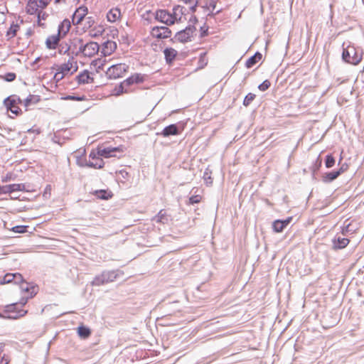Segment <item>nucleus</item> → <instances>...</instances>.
<instances>
[{"label":"nucleus","mask_w":364,"mask_h":364,"mask_svg":"<svg viewBox=\"0 0 364 364\" xmlns=\"http://www.w3.org/2000/svg\"><path fill=\"white\" fill-rule=\"evenodd\" d=\"M78 70V62L75 57L71 55L68 60L59 65H57L56 72L54 74L53 79L58 82L64 77L71 76Z\"/></svg>","instance_id":"1"},{"label":"nucleus","mask_w":364,"mask_h":364,"mask_svg":"<svg viewBox=\"0 0 364 364\" xmlns=\"http://www.w3.org/2000/svg\"><path fill=\"white\" fill-rule=\"evenodd\" d=\"M26 304H23V301L20 299L19 302L8 304L4 307V313L6 316H2V317H6L11 319H18L26 316L28 311L24 309ZM1 316V314H0Z\"/></svg>","instance_id":"2"},{"label":"nucleus","mask_w":364,"mask_h":364,"mask_svg":"<svg viewBox=\"0 0 364 364\" xmlns=\"http://www.w3.org/2000/svg\"><path fill=\"white\" fill-rule=\"evenodd\" d=\"M21 290V300L23 304H27L28 299H32L38 291V287L23 280L18 284Z\"/></svg>","instance_id":"3"},{"label":"nucleus","mask_w":364,"mask_h":364,"mask_svg":"<svg viewBox=\"0 0 364 364\" xmlns=\"http://www.w3.org/2000/svg\"><path fill=\"white\" fill-rule=\"evenodd\" d=\"M51 0H28L25 6L26 14L36 16L43 11L50 3Z\"/></svg>","instance_id":"4"},{"label":"nucleus","mask_w":364,"mask_h":364,"mask_svg":"<svg viewBox=\"0 0 364 364\" xmlns=\"http://www.w3.org/2000/svg\"><path fill=\"white\" fill-rule=\"evenodd\" d=\"M129 70V65L125 63H117L110 65L105 71L108 79L116 80L122 77Z\"/></svg>","instance_id":"5"},{"label":"nucleus","mask_w":364,"mask_h":364,"mask_svg":"<svg viewBox=\"0 0 364 364\" xmlns=\"http://www.w3.org/2000/svg\"><path fill=\"white\" fill-rule=\"evenodd\" d=\"M342 58L344 61L352 65H358L362 60L361 54L358 53L353 46H348L343 49Z\"/></svg>","instance_id":"6"},{"label":"nucleus","mask_w":364,"mask_h":364,"mask_svg":"<svg viewBox=\"0 0 364 364\" xmlns=\"http://www.w3.org/2000/svg\"><path fill=\"white\" fill-rule=\"evenodd\" d=\"M4 103L6 109L16 116L21 114L22 112L19 107V105L21 104V100L18 97L11 95L4 100Z\"/></svg>","instance_id":"7"},{"label":"nucleus","mask_w":364,"mask_h":364,"mask_svg":"<svg viewBox=\"0 0 364 364\" xmlns=\"http://www.w3.org/2000/svg\"><path fill=\"white\" fill-rule=\"evenodd\" d=\"M126 150L123 145L117 147H98L97 149L98 156L105 158L117 157V153L122 154Z\"/></svg>","instance_id":"8"},{"label":"nucleus","mask_w":364,"mask_h":364,"mask_svg":"<svg viewBox=\"0 0 364 364\" xmlns=\"http://www.w3.org/2000/svg\"><path fill=\"white\" fill-rule=\"evenodd\" d=\"M79 50L84 57L92 58L98 53L100 46L96 42L90 41L81 46Z\"/></svg>","instance_id":"9"},{"label":"nucleus","mask_w":364,"mask_h":364,"mask_svg":"<svg viewBox=\"0 0 364 364\" xmlns=\"http://www.w3.org/2000/svg\"><path fill=\"white\" fill-rule=\"evenodd\" d=\"M88 14V9L86 6H80L74 12L72 18V23L73 25H79L85 18L90 19V17L86 18Z\"/></svg>","instance_id":"10"},{"label":"nucleus","mask_w":364,"mask_h":364,"mask_svg":"<svg viewBox=\"0 0 364 364\" xmlns=\"http://www.w3.org/2000/svg\"><path fill=\"white\" fill-rule=\"evenodd\" d=\"M151 35L153 38L164 39L171 37V31L165 26H156L152 28Z\"/></svg>","instance_id":"11"},{"label":"nucleus","mask_w":364,"mask_h":364,"mask_svg":"<svg viewBox=\"0 0 364 364\" xmlns=\"http://www.w3.org/2000/svg\"><path fill=\"white\" fill-rule=\"evenodd\" d=\"M90 161L87 164V166L95 168H101L104 166V161L102 156H98L97 151L96 152L92 151L90 154Z\"/></svg>","instance_id":"12"},{"label":"nucleus","mask_w":364,"mask_h":364,"mask_svg":"<svg viewBox=\"0 0 364 364\" xmlns=\"http://www.w3.org/2000/svg\"><path fill=\"white\" fill-rule=\"evenodd\" d=\"M25 186L22 183H14L7 186H0V194L11 193L16 191H23Z\"/></svg>","instance_id":"13"},{"label":"nucleus","mask_w":364,"mask_h":364,"mask_svg":"<svg viewBox=\"0 0 364 364\" xmlns=\"http://www.w3.org/2000/svg\"><path fill=\"white\" fill-rule=\"evenodd\" d=\"M76 81L78 84H89L94 82V77L90 71L85 70L76 76Z\"/></svg>","instance_id":"14"},{"label":"nucleus","mask_w":364,"mask_h":364,"mask_svg":"<svg viewBox=\"0 0 364 364\" xmlns=\"http://www.w3.org/2000/svg\"><path fill=\"white\" fill-rule=\"evenodd\" d=\"M22 275L20 273H7L6 274L1 281V284H9L14 282V284H18L21 281H22Z\"/></svg>","instance_id":"15"},{"label":"nucleus","mask_w":364,"mask_h":364,"mask_svg":"<svg viewBox=\"0 0 364 364\" xmlns=\"http://www.w3.org/2000/svg\"><path fill=\"white\" fill-rule=\"evenodd\" d=\"M156 18L159 21L167 24H173V18L171 17V13L166 10H159L156 12Z\"/></svg>","instance_id":"16"},{"label":"nucleus","mask_w":364,"mask_h":364,"mask_svg":"<svg viewBox=\"0 0 364 364\" xmlns=\"http://www.w3.org/2000/svg\"><path fill=\"white\" fill-rule=\"evenodd\" d=\"M60 38H63V37L60 36L58 33L48 36L45 42L46 48L50 50L56 49L59 45Z\"/></svg>","instance_id":"17"},{"label":"nucleus","mask_w":364,"mask_h":364,"mask_svg":"<svg viewBox=\"0 0 364 364\" xmlns=\"http://www.w3.org/2000/svg\"><path fill=\"white\" fill-rule=\"evenodd\" d=\"M122 16L121 10L117 7L112 8L107 14V19L110 23L119 21Z\"/></svg>","instance_id":"18"},{"label":"nucleus","mask_w":364,"mask_h":364,"mask_svg":"<svg viewBox=\"0 0 364 364\" xmlns=\"http://www.w3.org/2000/svg\"><path fill=\"white\" fill-rule=\"evenodd\" d=\"M21 23L18 22H13L10 25L9 28L6 32V38L7 41H10L17 36L18 33L21 30Z\"/></svg>","instance_id":"19"},{"label":"nucleus","mask_w":364,"mask_h":364,"mask_svg":"<svg viewBox=\"0 0 364 364\" xmlns=\"http://www.w3.org/2000/svg\"><path fill=\"white\" fill-rule=\"evenodd\" d=\"M193 30L191 28H187L183 31H179L176 34L177 39L183 43L190 41L193 36Z\"/></svg>","instance_id":"20"},{"label":"nucleus","mask_w":364,"mask_h":364,"mask_svg":"<svg viewBox=\"0 0 364 364\" xmlns=\"http://www.w3.org/2000/svg\"><path fill=\"white\" fill-rule=\"evenodd\" d=\"M292 217H289L284 220H277L273 223L272 228L274 232H281L291 223Z\"/></svg>","instance_id":"21"},{"label":"nucleus","mask_w":364,"mask_h":364,"mask_svg":"<svg viewBox=\"0 0 364 364\" xmlns=\"http://www.w3.org/2000/svg\"><path fill=\"white\" fill-rule=\"evenodd\" d=\"M117 49V43L112 41H106L102 46V53L105 56H109L112 55Z\"/></svg>","instance_id":"22"},{"label":"nucleus","mask_w":364,"mask_h":364,"mask_svg":"<svg viewBox=\"0 0 364 364\" xmlns=\"http://www.w3.org/2000/svg\"><path fill=\"white\" fill-rule=\"evenodd\" d=\"M71 28V22L69 19H64L58 26V33L60 36L64 38L70 31Z\"/></svg>","instance_id":"23"},{"label":"nucleus","mask_w":364,"mask_h":364,"mask_svg":"<svg viewBox=\"0 0 364 364\" xmlns=\"http://www.w3.org/2000/svg\"><path fill=\"white\" fill-rule=\"evenodd\" d=\"M145 78L146 76L144 75L141 73H134L124 80V82L127 83L128 86H129L135 83L143 82L145 80Z\"/></svg>","instance_id":"24"},{"label":"nucleus","mask_w":364,"mask_h":364,"mask_svg":"<svg viewBox=\"0 0 364 364\" xmlns=\"http://www.w3.org/2000/svg\"><path fill=\"white\" fill-rule=\"evenodd\" d=\"M164 54L166 63H171L177 56L178 51L173 48H166L164 50Z\"/></svg>","instance_id":"25"},{"label":"nucleus","mask_w":364,"mask_h":364,"mask_svg":"<svg viewBox=\"0 0 364 364\" xmlns=\"http://www.w3.org/2000/svg\"><path fill=\"white\" fill-rule=\"evenodd\" d=\"M128 87L127 83L124 82V80L119 83V85H116L112 90L110 95L112 96H119L123 93H127V90L126 87Z\"/></svg>","instance_id":"26"},{"label":"nucleus","mask_w":364,"mask_h":364,"mask_svg":"<svg viewBox=\"0 0 364 364\" xmlns=\"http://www.w3.org/2000/svg\"><path fill=\"white\" fill-rule=\"evenodd\" d=\"M178 134V129L176 124H170L166 127L161 132V135L164 137H167L171 135H177Z\"/></svg>","instance_id":"27"},{"label":"nucleus","mask_w":364,"mask_h":364,"mask_svg":"<svg viewBox=\"0 0 364 364\" xmlns=\"http://www.w3.org/2000/svg\"><path fill=\"white\" fill-rule=\"evenodd\" d=\"M171 17L173 18V24L175 22L181 21L183 18V7L177 6L173 7L172 13H171Z\"/></svg>","instance_id":"28"},{"label":"nucleus","mask_w":364,"mask_h":364,"mask_svg":"<svg viewBox=\"0 0 364 364\" xmlns=\"http://www.w3.org/2000/svg\"><path fill=\"white\" fill-rule=\"evenodd\" d=\"M169 215H168L166 210L162 209L159 210L158 214L154 218V220H155L158 223L165 224L168 221Z\"/></svg>","instance_id":"29"},{"label":"nucleus","mask_w":364,"mask_h":364,"mask_svg":"<svg viewBox=\"0 0 364 364\" xmlns=\"http://www.w3.org/2000/svg\"><path fill=\"white\" fill-rule=\"evenodd\" d=\"M343 172V169L342 168H341L337 171L326 173L323 176V181L326 182V183L335 180L336 178H337Z\"/></svg>","instance_id":"30"},{"label":"nucleus","mask_w":364,"mask_h":364,"mask_svg":"<svg viewBox=\"0 0 364 364\" xmlns=\"http://www.w3.org/2000/svg\"><path fill=\"white\" fill-rule=\"evenodd\" d=\"M92 194L99 199L102 200H108L110 199L113 194L111 193V191H108L107 190H97L95 191Z\"/></svg>","instance_id":"31"},{"label":"nucleus","mask_w":364,"mask_h":364,"mask_svg":"<svg viewBox=\"0 0 364 364\" xmlns=\"http://www.w3.org/2000/svg\"><path fill=\"white\" fill-rule=\"evenodd\" d=\"M350 242V240L345 237H340L335 239L333 240V248L334 249H343L346 247Z\"/></svg>","instance_id":"32"},{"label":"nucleus","mask_w":364,"mask_h":364,"mask_svg":"<svg viewBox=\"0 0 364 364\" xmlns=\"http://www.w3.org/2000/svg\"><path fill=\"white\" fill-rule=\"evenodd\" d=\"M78 336L83 339H86L91 335V330L83 325H80L77 328Z\"/></svg>","instance_id":"33"},{"label":"nucleus","mask_w":364,"mask_h":364,"mask_svg":"<svg viewBox=\"0 0 364 364\" xmlns=\"http://www.w3.org/2000/svg\"><path fill=\"white\" fill-rule=\"evenodd\" d=\"M262 54L260 53H256L253 56L250 57L246 61L245 65L247 68L253 67L257 63L262 59Z\"/></svg>","instance_id":"34"},{"label":"nucleus","mask_w":364,"mask_h":364,"mask_svg":"<svg viewBox=\"0 0 364 364\" xmlns=\"http://www.w3.org/2000/svg\"><path fill=\"white\" fill-rule=\"evenodd\" d=\"M106 59L97 58L92 61L91 65H92L97 73L104 70V66L107 63Z\"/></svg>","instance_id":"35"},{"label":"nucleus","mask_w":364,"mask_h":364,"mask_svg":"<svg viewBox=\"0 0 364 364\" xmlns=\"http://www.w3.org/2000/svg\"><path fill=\"white\" fill-rule=\"evenodd\" d=\"M36 16L37 17V21H36L37 26L39 27L43 28H46V23L45 21H46V18H48V14L46 12L42 11L38 14H37Z\"/></svg>","instance_id":"36"},{"label":"nucleus","mask_w":364,"mask_h":364,"mask_svg":"<svg viewBox=\"0 0 364 364\" xmlns=\"http://www.w3.org/2000/svg\"><path fill=\"white\" fill-rule=\"evenodd\" d=\"M5 343H0V364H9L10 359L8 355L4 353Z\"/></svg>","instance_id":"37"},{"label":"nucleus","mask_w":364,"mask_h":364,"mask_svg":"<svg viewBox=\"0 0 364 364\" xmlns=\"http://www.w3.org/2000/svg\"><path fill=\"white\" fill-rule=\"evenodd\" d=\"M41 100V98L38 95H30L24 101L25 107H28L31 105L37 104Z\"/></svg>","instance_id":"38"},{"label":"nucleus","mask_w":364,"mask_h":364,"mask_svg":"<svg viewBox=\"0 0 364 364\" xmlns=\"http://www.w3.org/2000/svg\"><path fill=\"white\" fill-rule=\"evenodd\" d=\"M107 282V280L106 279V277L105 274H101L99 276H97L94 278V279L92 282V285L93 286H101L105 284Z\"/></svg>","instance_id":"39"},{"label":"nucleus","mask_w":364,"mask_h":364,"mask_svg":"<svg viewBox=\"0 0 364 364\" xmlns=\"http://www.w3.org/2000/svg\"><path fill=\"white\" fill-rule=\"evenodd\" d=\"M208 62V59L207 57V53L204 52L201 53L198 58V68L200 69L205 68L207 65Z\"/></svg>","instance_id":"40"},{"label":"nucleus","mask_w":364,"mask_h":364,"mask_svg":"<svg viewBox=\"0 0 364 364\" xmlns=\"http://www.w3.org/2000/svg\"><path fill=\"white\" fill-rule=\"evenodd\" d=\"M203 178L208 186H210L213 183L212 171L208 168L205 169L203 173Z\"/></svg>","instance_id":"41"},{"label":"nucleus","mask_w":364,"mask_h":364,"mask_svg":"<svg viewBox=\"0 0 364 364\" xmlns=\"http://www.w3.org/2000/svg\"><path fill=\"white\" fill-rule=\"evenodd\" d=\"M58 49V53L60 54H65V53H68V51L70 50V46L68 43L62 42L60 43H59Z\"/></svg>","instance_id":"42"},{"label":"nucleus","mask_w":364,"mask_h":364,"mask_svg":"<svg viewBox=\"0 0 364 364\" xmlns=\"http://www.w3.org/2000/svg\"><path fill=\"white\" fill-rule=\"evenodd\" d=\"M255 94L251 93V92L248 93L245 96V97L243 100V105L245 107L249 106L251 104V102L255 100Z\"/></svg>","instance_id":"43"},{"label":"nucleus","mask_w":364,"mask_h":364,"mask_svg":"<svg viewBox=\"0 0 364 364\" xmlns=\"http://www.w3.org/2000/svg\"><path fill=\"white\" fill-rule=\"evenodd\" d=\"M335 162H336L335 159L332 155L326 156V161H325V165H326V168L333 167L335 164Z\"/></svg>","instance_id":"44"},{"label":"nucleus","mask_w":364,"mask_h":364,"mask_svg":"<svg viewBox=\"0 0 364 364\" xmlns=\"http://www.w3.org/2000/svg\"><path fill=\"white\" fill-rule=\"evenodd\" d=\"M11 230L17 233H23L27 230V226L26 225H16L12 228Z\"/></svg>","instance_id":"45"},{"label":"nucleus","mask_w":364,"mask_h":364,"mask_svg":"<svg viewBox=\"0 0 364 364\" xmlns=\"http://www.w3.org/2000/svg\"><path fill=\"white\" fill-rule=\"evenodd\" d=\"M270 86H271L270 81L269 80H265L262 83H261L258 86V88L259 90L264 92V91H266L267 90H268Z\"/></svg>","instance_id":"46"},{"label":"nucleus","mask_w":364,"mask_h":364,"mask_svg":"<svg viewBox=\"0 0 364 364\" xmlns=\"http://www.w3.org/2000/svg\"><path fill=\"white\" fill-rule=\"evenodd\" d=\"M201 200L202 196L200 195L192 196L189 198V204L193 205L196 203H199L201 201Z\"/></svg>","instance_id":"47"},{"label":"nucleus","mask_w":364,"mask_h":364,"mask_svg":"<svg viewBox=\"0 0 364 364\" xmlns=\"http://www.w3.org/2000/svg\"><path fill=\"white\" fill-rule=\"evenodd\" d=\"M16 74L14 73H8L4 76H2L1 77L7 81V82H12L16 79Z\"/></svg>","instance_id":"48"},{"label":"nucleus","mask_w":364,"mask_h":364,"mask_svg":"<svg viewBox=\"0 0 364 364\" xmlns=\"http://www.w3.org/2000/svg\"><path fill=\"white\" fill-rule=\"evenodd\" d=\"M12 178V174L11 173H7L4 177L2 178V182H7Z\"/></svg>","instance_id":"49"},{"label":"nucleus","mask_w":364,"mask_h":364,"mask_svg":"<svg viewBox=\"0 0 364 364\" xmlns=\"http://www.w3.org/2000/svg\"><path fill=\"white\" fill-rule=\"evenodd\" d=\"M65 99H67V100H81V98L75 97L74 96H68L67 97H65Z\"/></svg>","instance_id":"50"},{"label":"nucleus","mask_w":364,"mask_h":364,"mask_svg":"<svg viewBox=\"0 0 364 364\" xmlns=\"http://www.w3.org/2000/svg\"><path fill=\"white\" fill-rule=\"evenodd\" d=\"M348 227H349V225H347L345 229L343 230V232L344 233L345 232H348Z\"/></svg>","instance_id":"51"},{"label":"nucleus","mask_w":364,"mask_h":364,"mask_svg":"<svg viewBox=\"0 0 364 364\" xmlns=\"http://www.w3.org/2000/svg\"><path fill=\"white\" fill-rule=\"evenodd\" d=\"M40 58H37L36 60H35V63H38L39 60H40Z\"/></svg>","instance_id":"52"}]
</instances>
